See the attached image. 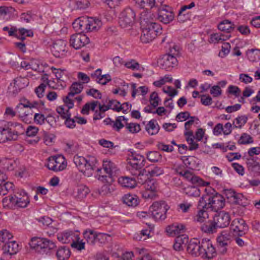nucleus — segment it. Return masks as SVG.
<instances>
[{"label":"nucleus","instance_id":"nucleus-1","mask_svg":"<svg viewBox=\"0 0 260 260\" xmlns=\"http://www.w3.org/2000/svg\"><path fill=\"white\" fill-rule=\"evenodd\" d=\"M73 160L76 167L85 176L90 177L92 175L96 163V159L94 157L88 156L85 158L75 156Z\"/></svg>","mask_w":260,"mask_h":260},{"label":"nucleus","instance_id":"nucleus-2","mask_svg":"<svg viewBox=\"0 0 260 260\" xmlns=\"http://www.w3.org/2000/svg\"><path fill=\"white\" fill-rule=\"evenodd\" d=\"M169 206L164 201H156L150 206L149 211L155 221L164 220L167 218Z\"/></svg>","mask_w":260,"mask_h":260},{"label":"nucleus","instance_id":"nucleus-3","mask_svg":"<svg viewBox=\"0 0 260 260\" xmlns=\"http://www.w3.org/2000/svg\"><path fill=\"white\" fill-rule=\"evenodd\" d=\"M142 27V31L140 40L143 43H149L152 42L158 34L161 33L162 28L159 24H150Z\"/></svg>","mask_w":260,"mask_h":260},{"label":"nucleus","instance_id":"nucleus-4","mask_svg":"<svg viewBox=\"0 0 260 260\" xmlns=\"http://www.w3.org/2000/svg\"><path fill=\"white\" fill-rule=\"evenodd\" d=\"M177 47L175 46L171 49L170 52L172 53L166 54L162 56L158 61L160 67L166 71H171L173 68L178 64V61L176 57L174 56L178 54Z\"/></svg>","mask_w":260,"mask_h":260},{"label":"nucleus","instance_id":"nucleus-5","mask_svg":"<svg viewBox=\"0 0 260 260\" xmlns=\"http://www.w3.org/2000/svg\"><path fill=\"white\" fill-rule=\"evenodd\" d=\"M136 20L135 12L130 8L123 10L119 16V24L124 28L130 29Z\"/></svg>","mask_w":260,"mask_h":260},{"label":"nucleus","instance_id":"nucleus-6","mask_svg":"<svg viewBox=\"0 0 260 260\" xmlns=\"http://www.w3.org/2000/svg\"><path fill=\"white\" fill-rule=\"evenodd\" d=\"M30 246L40 252H47L56 245L54 242L47 239L35 237L31 239Z\"/></svg>","mask_w":260,"mask_h":260},{"label":"nucleus","instance_id":"nucleus-7","mask_svg":"<svg viewBox=\"0 0 260 260\" xmlns=\"http://www.w3.org/2000/svg\"><path fill=\"white\" fill-rule=\"evenodd\" d=\"M29 84V80L25 77H17L14 79L8 87V92L9 95L15 96L22 89L24 88Z\"/></svg>","mask_w":260,"mask_h":260},{"label":"nucleus","instance_id":"nucleus-8","mask_svg":"<svg viewBox=\"0 0 260 260\" xmlns=\"http://www.w3.org/2000/svg\"><path fill=\"white\" fill-rule=\"evenodd\" d=\"M45 166L49 170L58 172L64 169L67 166V163L65 162L64 158L62 156H53L48 158L47 163Z\"/></svg>","mask_w":260,"mask_h":260},{"label":"nucleus","instance_id":"nucleus-9","mask_svg":"<svg viewBox=\"0 0 260 260\" xmlns=\"http://www.w3.org/2000/svg\"><path fill=\"white\" fill-rule=\"evenodd\" d=\"M230 230L234 235L242 236L248 231V226L243 219L236 218L232 221Z\"/></svg>","mask_w":260,"mask_h":260},{"label":"nucleus","instance_id":"nucleus-10","mask_svg":"<svg viewBox=\"0 0 260 260\" xmlns=\"http://www.w3.org/2000/svg\"><path fill=\"white\" fill-rule=\"evenodd\" d=\"M201 256L211 259L216 255V252L211 242L209 239H202L201 241Z\"/></svg>","mask_w":260,"mask_h":260},{"label":"nucleus","instance_id":"nucleus-11","mask_svg":"<svg viewBox=\"0 0 260 260\" xmlns=\"http://www.w3.org/2000/svg\"><path fill=\"white\" fill-rule=\"evenodd\" d=\"M70 46L76 50L79 49L89 43V39L81 33L75 34L71 36Z\"/></svg>","mask_w":260,"mask_h":260},{"label":"nucleus","instance_id":"nucleus-12","mask_svg":"<svg viewBox=\"0 0 260 260\" xmlns=\"http://www.w3.org/2000/svg\"><path fill=\"white\" fill-rule=\"evenodd\" d=\"M208 204L209 208L215 211H218L221 209L225 205V199L219 193L215 194H209Z\"/></svg>","mask_w":260,"mask_h":260},{"label":"nucleus","instance_id":"nucleus-13","mask_svg":"<svg viewBox=\"0 0 260 260\" xmlns=\"http://www.w3.org/2000/svg\"><path fill=\"white\" fill-rule=\"evenodd\" d=\"M51 52L53 55L57 58L65 56L67 52V42L63 40H57L52 44Z\"/></svg>","mask_w":260,"mask_h":260},{"label":"nucleus","instance_id":"nucleus-14","mask_svg":"<svg viewBox=\"0 0 260 260\" xmlns=\"http://www.w3.org/2000/svg\"><path fill=\"white\" fill-rule=\"evenodd\" d=\"M174 18V14L171 8L165 5L158 9L157 19L164 24H168L172 21Z\"/></svg>","mask_w":260,"mask_h":260},{"label":"nucleus","instance_id":"nucleus-15","mask_svg":"<svg viewBox=\"0 0 260 260\" xmlns=\"http://www.w3.org/2000/svg\"><path fill=\"white\" fill-rule=\"evenodd\" d=\"M213 220L217 228H224L229 225L231 217L229 213L222 212L215 215Z\"/></svg>","mask_w":260,"mask_h":260},{"label":"nucleus","instance_id":"nucleus-16","mask_svg":"<svg viewBox=\"0 0 260 260\" xmlns=\"http://www.w3.org/2000/svg\"><path fill=\"white\" fill-rule=\"evenodd\" d=\"M110 160H106L103 161V171L106 174H103L102 169H98L96 178L98 180L104 182H108V178L110 179L111 177V171L110 170Z\"/></svg>","mask_w":260,"mask_h":260},{"label":"nucleus","instance_id":"nucleus-17","mask_svg":"<svg viewBox=\"0 0 260 260\" xmlns=\"http://www.w3.org/2000/svg\"><path fill=\"white\" fill-rule=\"evenodd\" d=\"M78 234L72 231H65L57 234V238L62 243H69L76 240Z\"/></svg>","mask_w":260,"mask_h":260},{"label":"nucleus","instance_id":"nucleus-18","mask_svg":"<svg viewBox=\"0 0 260 260\" xmlns=\"http://www.w3.org/2000/svg\"><path fill=\"white\" fill-rule=\"evenodd\" d=\"M180 174L185 178L187 180L190 181L192 184H195L201 186H206L210 184L209 182H206L199 177L193 175L188 171L180 172Z\"/></svg>","mask_w":260,"mask_h":260},{"label":"nucleus","instance_id":"nucleus-19","mask_svg":"<svg viewBox=\"0 0 260 260\" xmlns=\"http://www.w3.org/2000/svg\"><path fill=\"white\" fill-rule=\"evenodd\" d=\"M143 11L140 12V23L142 26H147L149 24H157L154 21V16L149 11L150 10L142 9Z\"/></svg>","mask_w":260,"mask_h":260},{"label":"nucleus","instance_id":"nucleus-20","mask_svg":"<svg viewBox=\"0 0 260 260\" xmlns=\"http://www.w3.org/2000/svg\"><path fill=\"white\" fill-rule=\"evenodd\" d=\"M15 200V207L17 208H25L29 203V199L27 194L22 191L20 193L14 194Z\"/></svg>","mask_w":260,"mask_h":260},{"label":"nucleus","instance_id":"nucleus-21","mask_svg":"<svg viewBox=\"0 0 260 260\" xmlns=\"http://www.w3.org/2000/svg\"><path fill=\"white\" fill-rule=\"evenodd\" d=\"M137 5L141 9L150 10L161 5L164 0H135Z\"/></svg>","mask_w":260,"mask_h":260},{"label":"nucleus","instance_id":"nucleus-22","mask_svg":"<svg viewBox=\"0 0 260 260\" xmlns=\"http://www.w3.org/2000/svg\"><path fill=\"white\" fill-rule=\"evenodd\" d=\"M201 242L198 239H193L190 241L187 247V252L195 256H201Z\"/></svg>","mask_w":260,"mask_h":260},{"label":"nucleus","instance_id":"nucleus-23","mask_svg":"<svg viewBox=\"0 0 260 260\" xmlns=\"http://www.w3.org/2000/svg\"><path fill=\"white\" fill-rule=\"evenodd\" d=\"M86 31H97L102 25L100 19L96 17H86Z\"/></svg>","mask_w":260,"mask_h":260},{"label":"nucleus","instance_id":"nucleus-24","mask_svg":"<svg viewBox=\"0 0 260 260\" xmlns=\"http://www.w3.org/2000/svg\"><path fill=\"white\" fill-rule=\"evenodd\" d=\"M11 132V130L5 127L0 128V143L17 139L16 135L12 134Z\"/></svg>","mask_w":260,"mask_h":260},{"label":"nucleus","instance_id":"nucleus-25","mask_svg":"<svg viewBox=\"0 0 260 260\" xmlns=\"http://www.w3.org/2000/svg\"><path fill=\"white\" fill-rule=\"evenodd\" d=\"M3 250L5 254H15L19 251L18 244L15 241L7 242L3 246Z\"/></svg>","mask_w":260,"mask_h":260},{"label":"nucleus","instance_id":"nucleus-26","mask_svg":"<svg viewBox=\"0 0 260 260\" xmlns=\"http://www.w3.org/2000/svg\"><path fill=\"white\" fill-rule=\"evenodd\" d=\"M5 128L11 130V133L12 134H16L17 137L19 135L23 134L25 132V129L22 125L18 122H8L7 127Z\"/></svg>","mask_w":260,"mask_h":260},{"label":"nucleus","instance_id":"nucleus-27","mask_svg":"<svg viewBox=\"0 0 260 260\" xmlns=\"http://www.w3.org/2000/svg\"><path fill=\"white\" fill-rule=\"evenodd\" d=\"M89 192V189L86 186L81 184L74 188L73 194L75 198L82 199L86 197Z\"/></svg>","mask_w":260,"mask_h":260},{"label":"nucleus","instance_id":"nucleus-28","mask_svg":"<svg viewBox=\"0 0 260 260\" xmlns=\"http://www.w3.org/2000/svg\"><path fill=\"white\" fill-rule=\"evenodd\" d=\"M188 242V238L187 235L184 234L179 235L175 239L174 249L177 251L181 250L183 249V245H185Z\"/></svg>","mask_w":260,"mask_h":260},{"label":"nucleus","instance_id":"nucleus-29","mask_svg":"<svg viewBox=\"0 0 260 260\" xmlns=\"http://www.w3.org/2000/svg\"><path fill=\"white\" fill-rule=\"evenodd\" d=\"M122 202L129 207H136L139 203V199L135 194H126L122 198Z\"/></svg>","mask_w":260,"mask_h":260},{"label":"nucleus","instance_id":"nucleus-30","mask_svg":"<svg viewBox=\"0 0 260 260\" xmlns=\"http://www.w3.org/2000/svg\"><path fill=\"white\" fill-rule=\"evenodd\" d=\"M118 183L123 187L130 188H134L137 185L135 178L127 176H123L119 178Z\"/></svg>","mask_w":260,"mask_h":260},{"label":"nucleus","instance_id":"nucleus-31","mask_svg":"<svg viewBox=\"0 0 260 260\" xmlns=\"http://www.w3.org/2000/svg\"><path fill=\"white\" fill-rule=\"evenodd\" d=\"M145 173L152 177H157L164 174L163 169L158 166L151 165L143 170Z\"/></svg>","mask_w":260,"mask_h":260},{"label":"nucleus","instance_id":"nucleus-32","mask_svg":"<svg viewBox=\"0 0 260 260\" xmlns=\"http://www.w3.org/2000/svg\"><path fill=\"white\" fill-rule=\"evenodd\" d=\"M184 228L182 224L175 223L169 226L167 228V232L172 236H176L183 233Z\"/></svg>","mask_w":260,"mask_h":260},{"label":"nucleus","instance_id":"nucleus-33","mask_svg":"<svg viewBox=\"0 0 260 260\" xmlns=\"http://www.w3.org/2000/svg\"><path fill=\"white\" fill-rule=\"evenodd\" d=\"M33 36L34 32L31 29L20 27L17 28L16 38L21 41H24L26 37H31Z\"/></svg>","mask_w":260,"mask_h":260},{"label":"nucleus","instance_id":"nucleus-34","mask_svg":"<svg viewBox=\"0 0 260 260\" xmlns=\"http://www.w3.org/2000/svg\"><path fill=\"white\" fill-rule=\"evenodd\" d=\"M145 129L149 135H154L158 133L160 127L155 120L152 119L146 125Z\"/></svg>","mask_w":260,"mask_h":260},{"label":"nucleus","instance_id":"nucleus-35","mask_svg":"<svg viewBox=\"0 0 260 260\" xmlns=\"http://www.w3.org/2000/svg\"><path fill=\"white\" fill-rule=\"evenodd\" d=\"M84 239L87 242L91 245L96 243L97 233L91 229H87L83 233Z\"/></svg>","mask_w":260,"mask_h":260},{"label":"nucleus","instance_id":"nucleus-36","mask_svg":"<svg viewBox=\"0 0 260 260\" xmlns=\"http://www.w3.org/2000/svg\"><path fill=\"white\" fill-rule=\"evenodd\" d=\"M71 255V252L69 248L63 246L59 248L56 252V256L58 260H67Z\"/></svg>","mask_w":260,"mask_h":260},{"label":"nucleus","instance_id":"nucleus-37","mask_svg":"<svg viewBox=\"0 0 260 260\" xmlns=\"http://www.w3.org/2000/svg\"><path fill=\"white\" fill-rule=\"evenodd\" d=\"M86 17L78 18L73 22V27L81 32L86 31Z\"/></svg>","mask_w":260,"mask_h":260},{"label":"nucleus","instance_id":"nucleus-38","mask_svg":"<svg viewBox=\"0 0 260 260\" xmlns=\"http://www.w3.org/2000/svg\"><path fill=\"white\" fill-rule=\"evenodd\" d=\"M201 229L204 233L212 234L216 232L217 227L214 220H209L202 224Z\"/></svg>","mask_w":260,"mask_h":260},{"label":"nucleus","instance_id":"nucleus-39","mask_svg":"<svg viewBox=\"0 0 260 260\" xmlns=\"http://www.w3.org/2000/svg\"><path fill=\"white\" fill-rule=\"evenodd\" d=\"M15 195L11 194L5 197L2 200V204L4 208L6 209H14L15 207Z\"/></svg>","mask_w":260,"mask_h":260},{"label":"nucleus","instance_id":"nucleus-40","mask_svg":"<svg viewBox=\"0 0 260 260\" xmlns=\"http://www.w3.org/2000/svg\"><path fill=\"white\" fill-rule=\"evenodd\" d=\"M218 28L220 30L229 34L234 29V24L228 20H224L220 22Z\"/></svg>","mask_w":260,"mask_h":260},{"label":"nucleus","instance_id":"nucleus-41","mask_svg":"<svg viewBox=\"0 0 260 260\" xmlns=\"http://www.w3.org/2000/svg\"><path fill=\"white\" fill-rule=\"evenodd\" d=\"M127 121V119L123 116L117 117L115 120L113 121L112 128L116 132H119L125 126V121Z\"/></svg>","mask_w":260,"mask_h":260},{"label":"nucleus","instance_id":"nucleus-42","mask_svg":"<svg viewBox=\"0 0 260 260\" xmlns=\"http://www.w3.org/2000/svg\"><path fill=\"white\" fill-rule=\"evenodd\" d=\"M83 89V83L75 82L73 83L69 88V96H75L79 94Z\"/></svg>","mask_w":260,"mask_h":260},{"label":"nucleus","instance_id":"nucleus-43","mask_svg":"<svg viewBox=\"0 0 260 260\" xmlns=\"http://www.w3.org/2000/svg\"><path fill=\"white\" fill-rule=\"evenodd\" d=\"M182 160L184 165L188 168L194 169L198 166V159L194 156H183Z\"/></svg>","mask_w":260,"mask_h":260},{"label":"nucleus","instance_id":"nucleus-44","mask_svg":"<svg viewBox=\"0 0 260 260\" xmlns=\"http://www.w3.org/2000/svg\"><path fill=\"white\" fill-rule=\"evenodd\" d=\"M184 192L189 197H198L200 196V189L197 187L191 185L184 188Z\"/></svg>","mask_w":260,"mask_h":260},{"label":"nucleus","instance_id":"nucleus-45","mask_svg":"<svg viewBox=\"0 0 260 260\" xmlns=\"http://www.w3.org/2000/svg\"><path fill=\"white\" fill-rule=\"evenodd\" d=\"M0 164L4 169L11 171L15 168V162L12 159L3 158L0 159Z\"/></svg>","mask_w":260,"mask_h":260},{"label":"nucleus","instance_id":"nucleus-46","mask_svg":"<svg viewBox=\"0 0 260 260\" xmlns=\"http://www.w3.org/2000/svg\"><path fill=\"white\" fill-rule=\"evenodd\" d=\"M14 185L13 183L7 182L4 184H0V194L6 195L9 192L13 191Z\"/></svg>","mask_w":260,"mask_h":260},{"label":"nucleus","instance_id":"nucleus-47","mask_svg":"<svg viewBox=\"0 0 260 260\" xmlns=\"http://www.w3.org/2000/svg\"><path fill=\"white\" fill-rule=\"evenodd\" d=\"M144 186L145 188V191L150 190L153 191H157V183L154 179H148L145 181Z\"/></svg>","mask_w":260,"mask_h":260},{"label":"nucleus","instance_id":"nucleus-48","mask_svg":"<svg viewBox=\"0 0 260 260\" xmlns=\"http://www.w3.org/2000/svg\"><path fill=\"white\" fill-rule=\"evenodd\" d=\"M129 164L132 167L131 172L134 176H136L138 173L140 172V170L145 165L144 162L133 161H130Z\"/></svg>","mask_w":260,"mask_h":260},{"label":"nucleus","instance_id":"nucleus-49","mask_svg":"<svg viewBox=\"0 0 260 260\" xmlns=\"http://www.w3.org/2000/svg\"><path fill=\"white\" fill-rule=\"evenodd\" d=\"M207 209H199L197 214L194 217V221L199 222H203L208 218V214Z\"/></svg>","mask_w":260,"mask_h":260},{"label":"nucleus","instance_id":"nucleus-50","mask_svg":"<svg viewBox=\"0 0 260 260\" xmlns=\"http://www.w3.org/2000/svg\"><path fill=\"white\" fill-rule=\"evenodd\" d=\"M233 202L243 207L249 204L247 199L242 193H236Z\"/></svg>","mask_w":260,"mask_h":260},{"label":"nucleus","instance_id":"nucleus-51","mask_svg":"<svg viewBox=\"0 0 260 260\" xmlns=\"http://www.w3.org/2000/svg\"><path fill=\"white\" fill-rule=\"evenodd\" d=\"M231 35L229 34L226 35H223L221 34H212L210 37V42L213 43H217L220 41H225L229 39Z\"/></svg>","mask_w":260,"mask_h":260},{"label":"nucleus","instance_id":"nucleus-52","mask_svg":"<svg viewBox=\"0 0 260 260\" xmlns=\"http://www.w3.org/2000/svg\"><path fill=\"white\" fill-rule=\"evenodd\" d=\"M209 194L203 195L198 202L197 208L198 209H208L209 208L208 204Z\"/></svg>","mask_w":260,"mask_h":260},{"label":"nucleus","instance_id":"nucleus-53","mask_svg":"<svg viewBox=\"0 0 260 260\" xmlns=\"http://www.w3.org/2000/svg\"><path fill=\"white\" fill-rule=\"evenodd\" d=\"M231 239V236L227 232L223 231L217 238V242L222 243V245H228L230 243Z\"/></svg>","mask_w":260,"mask_h":260},{"label":"nucleus","instance_id":"nucleus-54","mask_svg":"<svg viewBox=\"0 0 260 260\" xmlns=\"http://www.w3.org/2000/svg\"><path fill=\"white\" fill-rule=\"evenodd\" d=\"M125 128L131 133H137L141 130L140 125L137 123L125 121Z\"/></svg>","mask_w":260,"mask_h":260},{"label":"nucleus","instance_id":"nucleus-55","mask_svg":"<svg viewBox=\"0 0 260 260\" xmlns=\"http://www.w3.org/2000/svg\"><path fill=\"white\" fill-rule=\"evenodd\" d=\"M16 110L17 113L19 114V116L25 122L30 121V120L33 117V114L30 109L27 111L25 110L24 112H21L19 110Z\"/></svg>","mask_w":260,"mask_h":260},{"label":"nucleus","instance_id":"nucleus-56","mask_svg":"<svg viewBox=\"0 0 260 260\" xmlns=\"http://www.w3.org/2000/svg\"><path fill=\"white\" fill-rule=\"evenodd\" d=\"M247 117L245 115L238 116L235 119L233 122L234 127L235 128H241L247 122Z\"/></svg>","mask_w":260,"mask_h":260},{"label":"nucleus","instance_id":"nucleus-57","mask_svg":"<svg viewBox=\"0 0 260 260\" xmlns=\"http://www.w3.org/2000/svg\"><path fill=\"white\" fill-rule=\"evenodd\" d=\"M13 238L12 234L8 230L4 229L0 231V242L2 243H7L9 240Z\"/></svg>","mask_w":260,"mask_h":260},{"label":"nucleus","instance_id":"nucleus-58","mask_svg":"<svg viewBox=\"0 0 260 260\" xmlns=\"http://www.w3.org/2000/svg\"><path fill=\"white\" fill-rule=\"evenodd\" d=\"M69 110L70 109L67 108V107H63L62 106H59L56 108L57 112L63 119L69 118V116H71V114Z\"/></svg>","mask_w":260,"mask_h":260},{"label":"nucleus","instance_id":"nucleus-59","mask_svg":"<svg viewBox=\"0 0 260 260\" xmlns=\"http://www.w3.org/2000/svg\"><path fill=\"white\" fill-rule=\"evenodd\" d=\"M51 69L53 73L55 74L56 79L57 80L58 82L60 81L64 82V78L66 77L64 70L57 69L54 67H52Z\"/></svg>","mask_w":260,"mask_h":260},{"label":"nucleus","instance_id":"nucleus-60","mask_svg":"<svg viewBox=\"0 0 260 260\" xmlns=\"http://www.w3.org/2000/svg\"><path fill=\"white\" fill-rule=\"evenodd\" d=\"M238 142L240 144H248L253 143V138L246 133H243L241 135Z\"/></svg>","mask_w":260,"mask_h":260},{"label":"nucleus","instance_id":"nucleus-61","mask_svg":"<svg viewBox=\"0 0 260 260\" xmlns=\"http://www.w3.org/2000/svg\"><path fill=\"white\" fill-rule=\"evenodd\" d=\"M72 248L81 251L85 249V243L82 240H80L79 235L78 234V238L76 240H73L71 244Z\"/></svg>","mask_w":260,"mask_h":260},{"label":"nucleus","instance_id":"nucleus-62","mask_svg":"<svg viewBox=\"0 0 260 260\" xmlns=\"http://www.w3.org/2000/svg\"><path fill=\"white\" fill-rule=\"evenodd\" d=\"M248 58L251 61H254L259 59L260 57V52L258 50L251 49L248 50L247 53Z\"/></svg>","mask_w":260,"mask_h":260},{"label":"nucleus","instance_id":"nucleus-63","mask_svg":"<svg viewBox=\"0 0 260 260\" xmlns=\"http://www.w3.org/2000/svg\"><path fill=\"white\" fill-rule=\"evenodd\" d=\"M150 231L148 229L142 230L140 234L135 235L134 238L138 241H144L149 237Z\"/></svg>","mask_w":260,"mask_h":260},{"label":"nucleus","instance_id":"nucleus-64","mask_svg":"<svg viewBox=\"0 0 260 260\" xmlns=\"http://www.w3.org/2000/svg\"><path fill=\"white\" fill-rule=\"evenodd\" d=\"M161 157V155L157 151H150L147 153V159L151 162H157Z\"/></svg>","mask_w":260,"mask_h":260}]
</instances>
